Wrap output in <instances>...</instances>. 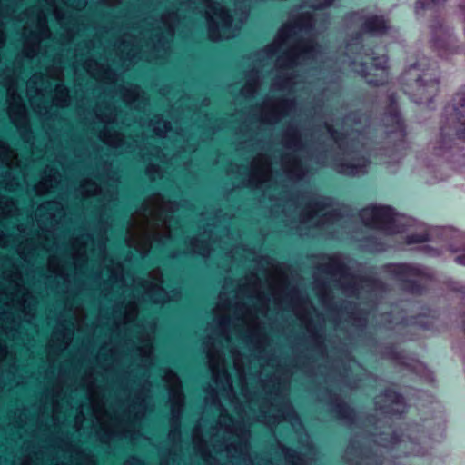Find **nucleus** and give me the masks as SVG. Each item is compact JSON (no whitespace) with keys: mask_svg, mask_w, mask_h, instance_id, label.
I'll list each match as a JSON object with an SVG mask.
<instances>
[{"mask_svg":"<svg viewBox=\"0 0 465 465\" xmlns=\"http://www.w3.org/2000/svg\"><path fill=\"white\" fill-rule=\"evenodd\" d=\"M213 225H208L199 235L186 240V248L173 251L171 257L198 254L209 257L221 249L232 260L239 251L256 260V270L240 281L234 292L223 286L218 296L215 317L208 323V333L203 341V351L214 386L208 384L204 402L219 411L216 429L236 440L223 438L216 445L220 452L242 465H254L251 455V426L260 422L271 430L282 421L294 429L302 421L289 399L290 381L275 370L262 378L265 366L277 369L279 360L272 350L271 339L265 332L260 315L266 317L271 297L263 289L259 271L271 279L276 271L275 261L269 256H256L245 246L229 248L214 237ZM286 465H316L315 450L309 446L302 455L277 441ZM266 465H273L267 460Z\"/></svg>","mask_w":465,"mask_h":465,"instance_id":"nucleus-1","label":"nucleus"},{"mask_svg":"<svg viewBox=\"0 0 465 465\" xmlns=\"http://www.w3.org/2000/svg\"><path fill=\"white\" fill-rule=\"evenodd\" d=\"M390 104L383 115L382 125L386 142H373L371 135L377 133L370 115L355 112L345 116L341 131L334 128L332 119L324 118L323 128L335 144L337 152L310 143L303 139L299 128L290 123L282 133V145L291 151L281 153L279 166L288 182L302 180L309 173L307 165L297 155L304 153L320 166H329L340 174L360 176L367 173L371 157H398L404 148L406 131L398 112L395 98L389 97Z\"/></svg>","mask_w":465,"mask_h":465,"instance_id":"nucleus-2","label":"nucleus"},{"mask_svg":"<svg viewBox=\"0 0 465 465\" xmlns=\"http://www.w3.org/2000/svg\"><path fill=\"white\" fill-rule=\"evenodd\" d=\"M375 406L381 417H369L363 432L351 439L345 452L350 465H383L384 453L392 458L423 457L444 438L445 418L440 411L392 430L389 420L406 411L404 398L387 390L375 398Z\"/></svg>","mask_w":465,"mask_h":465,"instance_id":"nucleus-3","label":"nucleus"},{"mask_svg":"<svg viewBox=\"0 0 465 465\" xmlns=\"http://www.w3.org/2000/svg\"><path fill=\"white\" fill-rule=\"evenodd\" d=\"M253 151L256 155L239 173H246V186L260 190L273 202L274 212L280 211L284 225L292 233L314 236V230L322 231L331 237H339L340 231L347 228L349 218L334 207V200L318 194L314 190L296 191L277 182L279 173H273L272 159L263 141L258 140Z\"/></svg>","mask_w":465,"mask_h":465,"instance_id":"nucleus-4","label":"nucleus"},{"mask_svg":"<svg viewBox=\"0 0 465 465\" xmlns=\"http://www.w3.org/2000/svg\"><path fill=\"white\" fill-rule=\"evenodd\" d=\"M312 277L313 291L322 307L332 313L336 329L349 328L351 339L363 337L371 311L385 292L384 284L353 275L340 254L320 262Z\"/></svg>","mask_w":465,"mask_h":465,"instance_id":"nucleus-5","label":"nucleus"},{"mask_svg":"<svg viewBox=\"0 0 465 465\" xmlns=\"http://www.w3.org/2000/svg\"><path fill=\"white\" fill-rule=\"evenodd\" d=\"M325 28V19L318 25V15L300 11L289 24L282 26L272 44L257 53V59L267 64L282 52L275 61L278 73L271 84L272 91H296L301 82L298 66L315 67L318 63L325 64L322 47L316 43L317 32Z\"/></svg>","mask_w":465,"mask_h":465,"instance_id":"nucleus-6","label":"nucleus"},{"mask_svg":"<svg viewBox=\"0 0 465 465\" xmlns=\"http://www.w3.org/2000/svg\"><path fill=\"white\" fill-rule=\"evenodd\" d=\"M457 139L465 140V86L445 106L439 133L419 157L420 172L428 183L444 181L451 171L465 172V153L457 146Z\"/></svg>","mask_w":465,"mask_h":465,"instance_id":"nucleus-7","label":"nucleus"},{"mask_svg":"<svg viewBox=\"0 0 465 465\" xmlns=\"http://www.w3.org/2000/svg\"><path fill=\"white\" fill-rule=\"evenodd\" d=\"M179 209L176 201H165L157 196L155 201L147 200L142 206L143 223L135 234L127 230L126 244L135 249L142 257H146L153 244L164 246L177 234L181 223L174 213Z\"/></svg>","mask_w":465,"mask_h":465,"instance_id":"nucleus-8","label":"nucleus"},{"mask_svg":"<svg viewBox=\"0 0 465 465\" xmlns=\"http://www.w3.org/2000/svg\"><path fill=\"white\" fill-rule=\"evenodd\" d=\"M360 219L369 228L385 236L409 232L408 244L434 242L444 247L451 227H433L419 223L411 217L395 212L388 205L371 204L360 211Z\"/></svg>","mask_w":465,"mask_h":465,"instance_id":"nucleus-9","label":"nucleus"},{"mask_svg":"<svg viewBox=\"0 0 465 465\" xmlns=\"http://www.w3.org/2000/svg\"><path fill=\"white\" fill-rule=\"evenodd\" d=\"M65 206L62 197L59 200L54 199L40 204L37 208L35 220L41 232H37L36 238L33 237L35 223L32 215L29 216L26 223H16L15 228L19 238H25L16 247L17 254L24 262L27 263L34 262L39 251H45L49 255L57 252V240L54 239L52 243L48 242L65 218Z\"/></svg>","mask_w":465,"mask_h":465,"instance_id":"nucleus-10","label":"nucleus"},{"mask_svg":"<svg viewBox=\"0 0 465 465\" xmlns=\"http://www.w3.org/2000/svg\"><path fill=\"white\" fill-rule=\"evenodd\" d=\"M160 23L163 28L154 32H140V35L125 33L115 42L120 59L124 63L135 64L140 60L152 61L156 53L166 51L180 23L178 10H167L162 14Z\"/></svg>","mask_w":465,"mask_h":465,"instance_id":"nucleus-11","label":"nucleus"},{"mask_svg":"<svg viewBox=\"0 0 465 465\" xmlns=\"http://www.w3.org/2000/svg\"><path fill=\"white\" fill-rule=\"evenodd\" d=\"M94 113L96 119L104 124L98 134V138L104 143L128 153L142 149L140 138H134L129 141L122 132L113 129L110 125L114 124L119 128H124L138 123L140 126H143L145 124L144 119L138 118L133 112L125 111L108 100L97 103L94 108Z\"/></svg>","mask_w":465,"mask_h":465,"instance_id":"nucleus-12","label":"nucleus"},{"mask_svg":"<svg viewBox=\"0 0 465 465\" xmlns=\"http://www.w3.org/2000/svg\"><path fill=\"white\" fill-rule=\"evenodd\" d=\"M362 33L357 32L351 37L345 46V52L336 62V66L341 70H351L371 85H381L388 79V59L385 55L376 56L373 50L362 52Z\"/></svg>","mask_w":465,"mask_h":465,"instance_id":"nucleus-13","label":"nucleus"},{"mask_svg":"<svg viewBox=\"0 0 465 465\" xmlns=\"http://www.w3.org/2000/svg\"><path fill=\"white\" fill-rule=\"evenodd\" d=\"M272 296L278 307L286 304L288 310L292 311L304 324L309 334L311 342L322 353H325L324 345V322L314 324L309 309L315 311L314 306L296 286H289L287 278L280 276L278 284L272 283Z\"/></svg>","mask_w":465,"mask_h":465,"instance_id":"nucleus-14","label":"nucleus"},{"mask_svg":"<svg viewBox=\"0 0 465 465\" xmlns=\"http://www.w3.org/2000/svg\"><path fill=\"white\" fill-rule=\"evenodd\" d=\"M297 110L295 99L267 97L261 104L249 108L241 115V122L234 126L235 133L253 141L252 131L262 124L273 125Z\"/></svg>","mask_w":465,"mask_h":465,"instance_id":"nucleus-15","label":"nucleus"},{"mask_svg":"<svg viewBox=\"0 0 465 465\" xmlns=\"http://www.w3.org/2000/svg\"><path fill=\"white\" fill-rule=\"evenodd\" d=\"M405 88L412 101L430 104L438 94L440 84V69L435 62L427 57L411 64L402 75Z\"/></svg>","mask_w":465,"mask_h":465,"instance_id":"nucleus-16","label":"nucleus"},{"mask_svg":"<svg viewBox=\"0 0 465 465\" xmlns=\"http://www.w3.org/2000/svg\"><path fill=\"white\" fill-rule=\"evenodd\" d=\"M0 85L6 90L8 116L15 126L21 139L32 146L35 135L31 127L26 106L18 90V75L14 68L5 66L0 73Z\"/></svg>","mask_w":465,"mask_h":465,"instance_id":"nucleus-17","label":"nucleus"},{"mask_svg":"<svg viewBox=\"0 0 465 465\" xmlns=\"http://www.w3.org/2000/svg\"><path fill=\"white\" fill-rule=\"evenodd\" d=\"M198 1L205 7L204 17L208 26V36L213 41L234 37L249 16L246 6L241 5L234 10V15L239 14V19L234 23L230 10L221 2L215 0Z\"/></svg>","mask_w":465,"mask_h":465,"instance_id":"nucleus-18","label":"nucleus"},{"mask_svg":"<svg viewBox=\"0 0 465 465\" xmlns=\"http://www.w3.org/2000/svg\"><path fill=\"white\" fill-rule=\"evenodd\" d=\"M407 311L414 312V306L411 309L404 308L400 311L398 306H394L389 312H383L380 315L379 322L381 324L379 331L389 332L390 338L396 340H407L411 329L420 327L429 329L432 324L430 316L425 312L419 314L407 315Z\"/></svg>","mask_w":465,"mask_h":465,"instance_id":"nucleus-19","label":"nucleus"},{"mask_svg":"<svg viewBox=\"0 0 465 465\" xmlns=\"http://www.w3.org/2000/svg\"><path fill=\"white\" fill-rule=\"evenodd\" d=\"M146 412L147 407H127L124 415L115 418V424L101 423L96 432L98 440L110 450L113 441L115 440L133 441L136 434L134 426L145 418Z\"/></svg>","mask_w":465,"mask_h":465,"instance_id":"nucleus-20","label":"nucleus"},{"mask_svg":"<svg viewBox=\"0 0 465 465\" xmlns=\"http://www.w3.org/2000/svg\"><path fill=\"white\" fill-rule=\"evenodd\" d=\"M385 276L398 281L402 289L411 294H421L426 282L432 277L431 272L421 265L409 263H391L383 266Z\"/></svg>","mask_w":465,"mask_h":465,"instance_id":"nucleus-21","label":"nucleus"},{"mask_svg":"<svg viewBox=\"0 0 465 465\" xmlns=\"http://www.w3.org/2000/svg\"><path fill=\"white\" fill-rule=\"evenodd\" d=\"M94 38L80 42L75 47V56L86 73L95 80L105 84H114L118 80L117 72L109 64L105 54L102 55L104 61H98L91 52L95 47Z\"/></svg>","mask_w":465,"mask_h":465,"instance_id":"nucleus-22","label":"nucleus"},{"mask_svg":"<svg viewBox=\"0 0 465 465\" xmlns=\"http://www.w3.org/2000/svg\"><path fill=\"white\" fill-rule=\"evenodd\" d=\"M163 380L169 385L171 405L170 430L167 439L173 446H180L182 443V416L184 408L182 382L178 375L172 370L165 371Z\"/></svg>","mask_w":465,"mask_h":465,"instance_id":"nucleus-23","label":"nucleus"},{"mask_svg":"<svg viewBox=\"0 0 465 465\" xmlns=\"http://www.w3.org/2000/svg\"><path fill=\"white\" fill-rule=\"evenodd\" d=\"M35 11L37 12L35 28H30L27 25L24 27L21 55L27 60H34L41 54L45 55L47 49H43L42 43L53 37L45 13L42 9Z\"/></svg>","mask_w":465,"mask_h":465,"instance_id":"nucleus-24","label":"nucleus"},{"mask_svg":"<svg viewBox=\"0 0 465 465\" xmlns=\"http://www.w3.org/2000/svg\"><path fill=\"white\" fill-rule=\"evenodd\" d=\"M431 44L438 54L443 59H451L464 52L463 45L455 35L454 29L440 19H435L430 25Z\"/></svg>","mask_w":465,"mask_h":465,"instance_id":"nucleus-25","label":"nucleus"},{"mask_svg":"<svg viewBox=\"0 0 465 465\" xmlns=\"http://www.w3.org/2000/svg\"><path fill=\"white\" fill-rule=\"evenodd\" d=\"M0 166L5 170L0 173V184L9 192H14L20 186V176L14 170L20 168L18 154L10 144L0 139Z\"/></svg>","mask_w":465,"mask_h":465,"instance_id":"nucleus-26","label":"nucleus"},{"mask_svg":"<svg viewBox=\"0 0 465 465\" xmlns=\"http://www.w3.org/2000/svg\"><path fill=\"white\" fill-rule=\"evenodd\" d=\"M346 21L350 27L360 25L363 33L373 36L382 35L390 30L389 22L383 15L364 10L348 15Z\"/></svg>","mask_w":465,"mask_h":465,"instance_id":"nucleus-27","label":"nucleus"},{"mask_svg":"<svg viewBox=\"0 0 465 465\" xmlns=\"http://www.w3.org/2000/svg\"><path fill=\"white\" fill-rule=\"evenodd\" d=\"M151 282L142 281V287L144 290L143 298L149 300L156 304H164L171 300H175L180 297L178 290L172 291L171 293L167 292L163 287V275L160 268L153 269L149 272Z\"/></svg>","mask_w":465,"mask_h":465,"instance_id":"nucleus-28","label":"nucleus"},{"mask_svg":"<svg viewBox=\"0 0 465 465\" xmlns=\"http://www.w3.org/2000/svg\"><path fill=\"white\" fill-rule=\"evenodd\" d=\"M47 74L51 79L59 81L54 87V94L53 104L59 108H67L71 105L72 97L70 89L64 84V59L61 54H57L54 57V62L47 69Z\"/></svg>","mask_w":465,"mask_h":465,"instance_id":"nucleus-29","label":"nucleus"},{"mask_svg":"<svg viewBox=\"0 0 465 465\" xmlns=\"http://www.w3.org/2000/svg\"><path fill=\"white\" fill-rule=\"evenodd\" d=\"M91 243H94V238L93 233L88 231L73 236L70 239V257L73 261V266L78 274H85V271L89 262L87 247Z\"/></svg>","mask_w":465,"mask_h":465,"instance_id":"nucleus-30","label":"nucleus"},{"mask_svg":"<svg viewBox=\"0 0 465 465\" xmlns=\"http://www.w3.org/2000/svg\"><path fill=\"white\" fill-rule=\"evenodd\" d=\"M46 82V74L43 72H35L28 79L26 84L28 94H34L41 97L39 102L32 101V106L35 114L45 120L52 119L51 105L48 104L44 99L45 84Z\"/></svg>","mask_w":465,"mask_h":465,"instance_id":"nucleus-31","label":"nucleus"},{"mask_svg":"<svg viewBox=\"0 0 465 465\" xmlns=\"http://www.w3.org/2000/svg\"><path fill=\"white\" fill-rule=\"evenodd\" d=\"M114 312L116 314L114 320L115 331L135 323L139 314V298L134 295L127 302L124 299L119 300L114 306Z\"/></svg>","mask_w":465,"mask_h":465,"instance_id":"nucleus-32","label":"nucleus"},{"mask_svg":"<svg viewBox=\"0 0 465 465\" xmlns=\"http://www.w3.org/2000/svg\"><path fill=\"white\" fill-rule=\"evenodd\" d=\"M48 270L51 273L62 279L64 282V287H57L56 292L64 296L66 300L65 307L69 312H74V306L68 302V298L71 295V273L66 270L62 258L56 253L49 255L47 260Z\"/></svg>","mask_w":465,"mask_h":465,"instance_id":"nucleus-33","label":"nucleus"},{"mask_svg":"<svg viewBox=\"0 0 465 465\" xmlns=\"http://www.w3.org/2000/svg\"><path fill=\"white\" fill-rule=\"evenodd\" d=\"M362 368L352 359H348L347 362H342L339 370H332L327 376L326 382L335 383L339 387H348L351 389L359 387V381L351 378L354 370Z\"/></svg>","mask_w":465,"mask_h":465,"instance_id":"nucleus-34","label":"nucleus"},{"mask_svg":"<svg viewBox=\"0 0 465 465\" xmlns=\"http://www.w3.org/2000/svg\"><path fill=\"white\" fill-rule=\"evenodd\" d=\"M371 346L373 347L372 350L375 353H378L385 358L398 361L399 363L406 366L412 371L419 372L421 369H423V365L420 361L412 357L406 355L405 352L398 351L394 345L375 343Z\"/></svg>","mask_w":465,"mask_h":465,"instance_id":"nucleus-35","label":"nucleus"},{"mask_svg":"<svg viewBox=\"0 0 465 465\" xmlns=\"http://www.w3.org/2000/svg\"><path fill=\"white\" fill-rule=\"evenodd\" d=\"M74 336V323L68 325L65 320H59L57 326L53 331L50 346L57 355H60L69 348Z\"/></svg>","mask_w":465,"mask_h":465,"instance_id":"nucleus-36","label":"nucleus"},{"mask_svg":"<svg viewBox=\"0 0 465 465\" xmlns=\"http://www.w3.org/2000/svg\"><path fill=\"white\" fill-rule=\"evenodd\" d=\"M117 94L120 95L123 102L131 109L143 111L148 105V99L136 84H120L117 87Z\"/></svg>","mask_w":465,"mask_h":465,"instance_id":"nucleus-37","label":"nucleus"},{"mask_svg":"<svg viewBox=\"0 0 465 465\" xmlns=\"http://www.w3.org/2000/svg\"><path fill=\"white\" fill-rule=\"evenodd\" d=\"M62 173L59 169L54 165L47 164L41 175V179L34 186V190L37 195H45L55 189L61 183Z\"/></svg>","mask_w":465,"mask_h":465,"instance_id":"nucleus-38","label":"nucleus"},{"mask_svg":"<svg viewBox=\"0 0 465 465\" xmlns=\"http://www.w3.org/2000/svg\"><path fill=\"white\" fill-rule=\"evenodd\" d=\"M444 248L455 254L456 263L465 266V232L451 228V233L447 237Z\"/></svg>","mask_w":465,"mask_h":465,"instance_id":"nucleus-39","label":"nucleus"},{"mask_svg":"<svg viewBox=\"0 0 465 465\" xmlns=\"http://www.w3.org/2000/svg\"><path fill=\"white\" fill-rule=\"evenodd\" d=\"M329 405L331 411L341 420L349 425L356 423V413L337 394H330Z\"/></svg>","mask_w":465,"mask_h":465,"instance_id":"nucleus-40","label":"nucleus"},{"mask_svg":"<svg viewBox=\"0 0 465 465\" xmlns=\"http://www.w3.org/2000/svg\"><path fill=\"white\" fill-rule=\"evenodd\" d=\"M109 262L110 263L106 265V268L109 272L110 282H104V288L102 290V294L104 298L110 295L113 289L112 285H117L121 288L125 286L123 264L120 262H115L114 259H110Z\"/></svg>","mask_w":465,"mask_h":465,"instance_id":"nucleus-41","label":"nucleus"},{"mask_svg":"<svg viewBox=\"0 0 465 465\" xmlns=\"http://www.w3.org/2000/svg\"><path fill=\"white\" fill-rule=\"evenodd\" d=\"M353 238L360 242V247L371 252H384L389 247V243L384 237H380L377 232L371 233L362 239L353 236Z\"/></svg>","mask_w":465,"mask_h":465,"instance_id":"nucleus-42","label":"nucleus"},{"mask_svg":"<svg viewBox=\"0 0 465 465\" xmlns=\"http://www.w3.org/2000/svg\"><path fill=\"white\" fill-rule=\"evenodd\" d=\"M246 83L241 89L242 95L250 99L252 98L257 93L261 85L260 73L258 69H252L245 74Z\"/></svg>","mask_w":465,"mask_h":465,"instance_id":"nucleus-43","label":"nucleus"},{"mask_svg":"<svg viewBox=\"0 0 465 465\" xmlns=\"http://www.w3.org/2000/svg\"><path fill=\"white\" fill-rule=\"evenodd\" d=\"M20 214L16 202L0 193V223L7 218H15Z\"/></svg>","mask_w":465,"mask_h":465,"instance_id":"nucleus-44","label":"nucleus"},{"mask_svg":"<svg viewBox=\"0 0 465 465\" xmlns=\"http://www.w3.org/2000/svg\"><path fill=\"white\" fill-rule=\"evenodd\" d=\"M78 193L84 199H86L94 195H102L103 189L93 178L84 177L80 182Z\"/></svg>","mask_w":465,"mask_h":465,"instance_id":"nucleus-45","label":"nucleus"},{"mask_svg":"<svg viewBox=\"0 0 465 465\" xmlns=\"http://www.w3.org/2000/svg\"><path fill=\"white\" fill-rule=\"evenodd\" d=\"M192 438L195 450L207 460L211 457V452L203 435L200 422L194 426Z\"/></svg>","mask_w":465,"mask_h":465,"instance_id":"nucleus-46","label":"nucleus"},{"mask_svg":"<svg viewBox=\"0 0 465 465\" xmlns=\"http://www.w3.org/2000/svg\"><path fill=\"white\" fill-rule=\"evenodd\" d=\"M151 381L146 377L140 388L134 392L131 404L128 407H147V395L151 391Z\"/></svg>","mask_w":465,"mask_h":465,"instance_id":"nucleus-47","label":"nucleus"},{"mask_svg":"<svg viewBox=\"0 0 465 465\" xmlns=\"http://www.w3.org/2000/svg\"><path fill=\"white\" fill-rule=\"evenodd\" d=\"M149 126L159 137H164L172 130L171 123L161 114H154L149 121Z\"/></svg>","mask_w":465,"mask_h":465,"instance_id":"nucleus-48","label":"nucleus"},{"mask_svg":"<svg viewBox=\"0 0 465 465\" xmlns=\"http://www.w3.org/2000/svg\"><path fill=\"white\" fill-rule=\"evenodd\" d=\"M107 231L106 229L103 230L99 233V237L96 242V250H97V258L101 264H104L108 260V251H107Z\"/></svg>","mask_w":465,"mask_h":465,"instance_id":"nucleus-49","label":"nucleus"},{"mask_svg":"<svg viewBox=\"0 0 465 465\" xmlns=\"http://www.w3.org/2000/svg\"><path fill=\"white\" fill-rule=\"evenodd\" d=\"M142 341L143 344L137 346V351L145 362L152 364L153 358V346L151 342L150 337L143 335Z\"/></svg>","mask_w":465,"mask_h":465,"instance_id":"nucleus-50","label":"nucleus"},{"mask_svg":"<svg viewBox=\"0 0 465 465\" xmlns=\"http://www.w3.org/2000/svg\"><path fill=\"white\" fill-rule=\"evenodd\" d=\"M447 0H417L415 4V14L418 17L423 16L424 11L433 9L439 5H442Z\"/></svg>","mask_w":465,"mask_h":465,"instance_id":"nucleus-51","label":"nucleus"},{"mask_svg":"<svg viewBox=\"0 0 465 465\" xmlns=\"http://www.w3.org/2000/svg\"><path fill=\"white\" fill-rule=\"evenodd\" d=\"M67 6L75 10H84L87 5V0H62ZM101 3L109 6H114L118 0H100Z\"/></svg>","mask_w":465,"mask_h":465,"instance_id":"nucleus-52","label":"nucleus"},{"mask_svg":"<svg viewBox=\"0 0 465 465\" xmlns=\"http://www.w3.org/2000/svg\"><path fill=\"white\" fill-rule=\"evenodd\" d=\"M179 446H173V444L167 447H159L160 465H170L172 457L175 455V450Z\"/></svg>","mask_w":465,"mask_h":465,"instance_id":"nucleus-53","label":"nucleus"},{"mask_svg":"<svg viewBox=\"0 0 465 465\" xmlns=\"http://www.w3.org/2000/svg\"><path fill=\"white\" fill-rule=\"evenodd\" d=\"M19 235L13 234L0 229V248H7L12 242H17Z\"/></svg>","mask_w":465,"mask_h":465,"instance_id":"nucleus-54","label":"nucleus"},{"mask_svg":"<svg viewBox=\"0 0 465 465\" xmlns=\"http://www.w3.org/2000/svg\"><path fill=\"white\" fill-rule=\"evenodd\" d=\"M333 1L334 0H313L312 2L304 1L303 5H302V6H301V8L309 7L312 10L315 11L318 9H322V8L330 6Z\"/></svg>","mask_w":465,"mask_h":465,"instance_id":"nucleus-55","label":"nucleus"},{"mask_svg":"<svg viewBox=\"0 0 465 465\" xmlns=\"http://www.w3.org/2000/svg\"><path fill=\"white\" fill-rule=\"evenodd\" d=\"M35 7L25 8L24 11H22L20 13H18L16 11L15 15H14L11 18V20L18 22V23H22V22H25V20L31 19L33 17V15H35Z\"/></svg>","mask_w":465,"mask_h":465,"instance_id":"nucleus-56","label":"nucleus"},{"mask_svg":"<svg viewBox=\"0 0 465 465\" xmlns=\"http://www.w3.org/2000/svg\"><path fill=\"white\" fill-rule=\"evenodd\" d=\"M53 7L54 15L56 21L61 25V26H64L66 24L67 13L64 9L57 7L56 5Z\"/></svg>","mask_w":465,"mask_h":465,"instance_id":"nucleus-57","label":"nucleus"},{"mask_svg":"<svg viewBox=\"0 0 465 465\" xmlns=\"http://www.w3.org/2000/svg\"><path fill=\"white\" fill-rule=\"evenodd\" d=\"M129 375H130V371L128 369L124 370L123 371V379L120 383V388L124 391V393L127 394L128 401L130 400V394H131V388L127 382V379H128Z\"/></svg>","mask_w":465,"mask_h":465,"instance_id":"nucleus-58","label":"nucleus"},{"mask_svg":"<svg viewBox=\"0 0 465 465\" xmlns=\"http://www.w3.org/2000/svg\"><path fill=\"white\" fill-rule=\"evenodd\" d=\"M13 416H14L15 420H20V421H25V424H27L28 419H27L25 407L16 408L13 412Z\"/></svg>","mask_w":465,"mask_h":465,"instance_id":"nucleus-59","label":"nucleus"},{"mask_svg":"<svg viewBox=\"0 0 465 465\" xmlns=\"http://www.w3.org/2000/svg\"><path fill=\"white\" fill-rule=\"evenodd\" d=\"M5 23L0 16V48L4 47L6 42V35L5 32Z\"/></svg>","mask_w":465,"mask_h":465,"instance_id":"nucleus-60","label":"nucleus"},{"mask_svg":"<svg viewBox=\"0 0 465 465\" xmlns=\"http://www.w3.org/2000/svg\"><path fill=\"white\" fill-rule=\"evenodd\" d=\"M124 465H144V461L136 455L130 456Z\"/></svg>","mask_w":465,"mask_h":465,"instance_id":"nucleus-61","label":"nucleus"},{"mask_svg":"<svg viewBox=\"0 0 465 465\" xmlns=\"http://www.w3.org/2000/svg\"><path fill=\"white\" fill-rule=\"evenodd\" d=\"M146 173L149 176L154 178L155 175L160 174V168L158 165L151 163L147 166Z\"/></svg>","mask_w":465,"mask_h":465,"instance_id":"nucleus-62","label":"nucleus"},{"mask_svg":"<svg viewBox=\"0 0 465 465\" xmlns=\"http://www.w3.org/2000/svg\"><path fill=\"white\" fill-rule=\"evenodd\" d=\"M8 353V347L5 342L0 341V363L5 359Z\"/></svg>","mask_w":465,"mask_h":465,"instance_id":"nucleus-63","label":"nucleus"},{"mask_svg":"<svg viewBox=\"0 0 465 465\" xmlns=\"http://www.w3.org/2000/svg\"><path fill=\"white\" fill-rule=\"evenodd\" d=\"M459 12H460V15L462 18H464L465 16V0H460V4H459Z\"/></svg>","mask_w":465,"mask_h":465,"instance_id":"nucleus-64","label":"nucleus"}]
</instances>
